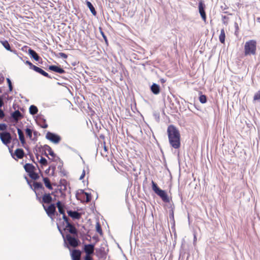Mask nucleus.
Returning a JSON list of instances; mask_svg holds the SVG:
<instances>
[{
  "instance_id": "nucleus-1",
  "label": "nucleus",
  "mask_w": 260,
  "mask_h": 260,
  "mask_svg": "<svg viewBox=\"0 0 260 260\" xmlns=\"http://www.w3.org/2000/svg\"><path fill=\"white\" fill-rule=\"evenodd\" d=\"M169 142L175 149L179 148V130L173 125H169L167 128Z\"/></svg>"
},
{
  "instance_id": "nucleus-2",
  "label": "nucleus",
  "mask_w": 260,
  "mask_h": 260,
  "mask_svg": "<svg viewBox=\"0 0 260 260\" xmlns=\"http://www.w3.org/2000/svg\"><path fill=\"white\" fill-rule=\"evenodd\" d=\"M257 42L255 40L246 41L244 45V52L245 56L254 55L256 54Z\"/></svg>"
},
{
  "instance_id": "nucleus-3",
  "label": "nucleus",
  "mask_w": 260,
  "mask_h": 260,
  "mask_svg": "<svg viewBox=\"0 0 260 260\" xmlns=\"http://www.w3.org/2000/svg\"><path fill=\"white\" fill-rule=\"evenodd\" d=\"M62 224L64 225L63 231L64 232L70 233L73 236H78V232L77 229L76 228L74 224L72 223L69 218L64 220L62 222Z\"/></svg>"
},
{
  "instance_id": "nucleus-4",
  "label": "nucleus",
  "mask_w": 260,
  "mask_h": 260,
  "mask_svg": "<svg viewBox=\"0 0 260 260\" xmlns=\"http://www.w3.org/2000/svg\"><path fill=\"white\" fill-rule=\"evenodd\" d=\"M64 243L69 244L73 247H76L80 244V241L78 238V236H71L70 234H67L64 237Z\"/></svg>"
},
{
  "instance_id": "nucleus-5",
  "label": "nucleus",
  "mask_w": 260,
  "mask_h": 260,
  "mask_svg": "<svg viewBox=\"0 0 260 260\" xmlns=\"http://www.w3.org/2000/svg\"><path fill=\"white\" fill-rule=\"evenodd\" d=\"M43 207L45 210L47 215L51 219L53 220V216L56 214L58 216V214L56 211V204L51 203L47 207L43 204Z\"/></svg>"
},
{
  "instance_id": "nucleus-6",
  "label": "nucleus",
  "mask_w": 260,
  "mask_h": 260,
  "mask_svg": "<svg viewBox=\"0 0 260 260\" xmlns=\"http://www.w3.org/2000/svg\"><path fill=\"white\" fill-rule=\"evenodd\" d=\"M5 99L7 100H11L12 98L9 96L7 92H5L2 95H0V119H3L5 116L4 111L1 109L4 105V100Z\"/></svg>"
},
{
  "instance_id": "nucleus-7",
  "label": "nucleus",
  "mask_w": 260,
  "mask_h": 260,
  "mask_svg": "<svg viewBox=\"0 0 260 260\" xmlns=\"http://www.w3.org/2000/svg\"><path fill=\"white\" fill-rule=\"evenodd\" d=\"M0 139L4 144L8 145L12 140V136L9 132H0Z\"/></svg>"
},
{
  "instance_id": "nucleus-8",
  "label": "nucleus",
  "mask_w": 260,
  "mask_h": 260,
  "mask_svg": "<svg viewBox=\"0 0 260 260\" xmlns=\"http://www.w3.org/2000/svg\"><path fill=\"white\" fill-rule=\"evenodd\" d=\"M46 138L55 144L58 143L61 140V137L58 135L50 132L47 133Z\"/></svg>"
},
{
  "instance_id": "nucleus-9",
  "label": "nucleus",
  "mask_w": 260,
  "mask_h": 260,
  "mask_svg": "<svg viewBox=\"0 0 260 260\" xmlns=\"http://www.w3.org/2000/svg\"><path fill=\"white\" fill-rule=\"evenodd\" d=\"M56 207H57L58 212L60 214L62 215V219L63 220H66L68 217L66 215L65 210H66V206L63 203H62L61 201H58L56 203Z\"/></svg>"
},
{
  "instance_id": "nucleus-10",
  "label": "nucleus",
  "mask_w": 260,
  "mask_h": 260,
  "mask_svg": "<svg viewBox=\"0 0 260 260\" xmlns=\"http://www.w3.org/2000/svg\"><path fill=\"white\" fill-rule=\"evenodd\" d=\"M22 118L23 115L18 110L11 114L10 119L12 122H18L19 120Z\"/></svg>"
},
{
  "instance_id": "nucleus-11",
  "label": "nucleus",
  "mask_w": 260,
  "mask_h": 260,
  "mask_svg": "<svg viewBox=\"0 0 260 260\" xmlns=\"http://www.w3.org/2000/svg\"><path fill=\"white\" fill-rule=\"evenodd\" d=\"M10 152L11 153V155L13 158L15 159H17L14 157L15 155L18 159H22L25 155V153L24 150L22 148H17L13 154L11 152V150L9 149Z\"/></svg>"
},
{
  "instance_id": "nucleus-12",
  "label": "nucleus",
  "mask_w": 260,
  "mask_h": 260,
  "mask_svg": "<svg viewBox=\"0 0 260 260\" xmlns=\"http://www.w3.org/2000/svg\"><path fill=\"white\" fill-rule=\"evenodd\" d=\"M205 5L202 1H201L199 3V11L201 15L202 19L204 21H206V14L205 11Z\"/></svg>"
},
{
  "instance_id": "nucleus-13",
  "label": "nucleus",
  "mask_w": 260,
  "mask_h": 260,
  "mask_svg": "<svg viewBox=\"0 0 260 260\" xmlns=\"http://www.w3.org/2000/svg\"><path fill=\"white\" fill-rule=\"evenodd\" d=\"M95 243L85 244L84 246V251L86 254L92 255L94 253Z\"/></svg>"
},
{
  "instance_id": "nucleus-14",
  "label": "nucleus",
  "mask_w": 260,
  "mask_h": 260,
  "mask_svg": "<svg viewBox=\"0 0 260 260\" xmlns=\"http://www.w3.org/2000/svg\"><path fill=\"white\" fill-rule=\"evenodd\" d=\"M95 254L99 258H106L107 253L105 251V247L101 246L100 248L95 249Z\"/></svg>"
},
{
  "instance_id": "nucleus-15",
  "label": "nucleus",
  "mask_w": 260,
  "mask_h": 260,
  "mask_svg": "<svg viewBox=\"0 0 260 260\" xmlns=\"http://www.w3.org/2000/svg\"><path fill=\"white\" fill-rule=\"evenodd\" d=\"M67 212L68 214V216L71 217L74 220H79L81 217V213H79L77 211L68 210Z\"/></svg>"
},
{
  "instance_id": "nucleus-16",
  "label": "nucleus",
  "mask_w": 260,
  "mask_h": 260,
  "mask_svg": "<svg viewBox=\"0 0 260 260\" xmlns=\"http://www.w3.org/2000/svg\"><path fill=\"white\" fill-rule=\"evenodd\" d=\"M51 194L54 197V200H56V198L64 199L66 197L65 192L58 190L57 188H55L54 191L52 192Z\"/></svg>"
},
{
  "instance_id": "nucleus-17",
  "label": "nucleus",
  "mask_w": 260,
  "mask_h": 260,
  "mask_svg": "<svg viewBox=\"0 0 260 260\" xmlns=\"http://www.w3.org/2000/svg\"><path fill=\"white\" fill-rule=\"evenodd\" d=\"M48 70L60 74L66 73L65 70L63 68H61L60 66H49L48 67Z\"/></svg>"
},
{
  "instance_id": "nucleus-18",
  "label": "nucleus",
  "mask_w": 260,
  "mask_h": 260,
  "mask_svg": "<svg viewBox=\"0 0 260 260\" xmlns=\"http://www.w3.org/2000/svg\"><path fill=\"white\" fill-rule=\"evenodd\" d=\"M67 182L66 180L64 179H60L59 184L57 185V189L58 190L62 191L63 192H65V191L67 190Z\"/></svg>"
},
{
  "instance_id": "nucleus-19",
  "label": "nucleus",
  "mask_w": 260,
  "mask_h": 260,
  "mask_svg": "<svg viewBox=\"0 0 260 260\" xmlns=\"http://www.w3.org/2000/svg\"><path fill=\"white\" fill-rule=\"evenodd\" d=\"M28 53L30 57L36 61H39L41 59L38 54L33 49L29 48L28 50Z\"/></svg>"
},
{
  "instance_id": "nucleus-20",
  "label": "nucleus",
  "mask_w": 260,
  "mask_h": 260,
  "mask_svg": "<svg viewBox=\"0 0 260 260\" xmlns=\"http://www.w3.org/2000/svg\"><path fill=\"white\" fill-rule=\"evenodd\" d=\"M41 148H43L44 151H48L49 154L53 157V159L56 158V157H58L49 145L46 144L43 146H41Z\"/></svg>"
},
{
  "instance_id": "nucleus-21",
  "label": "nucleus",
  "mask_w": 260,
  "mask_h": 260,
  "mask_svg": "<svg viewBox=\"0 0 260 260\" xmlns=\"http://www.w3.org/2000/svg\"><path fill=\"white\" fill-rule=\"evenodd\" d=\"M51 193H45L43 197L42 202L45 204H50L53 201V199L51 196Z\"/></svg>"
},
{
  "instance_id": "nucleus-22",
  "label": "nucleus",
  "mask_w": 260,
  "mask_h": 260,
  "mask_svg": "<svg viewBox=\"0 0 260 260\" xmlns=\"http://www.w3.org/2000/svg\"><path fill=\"white\" fill-rule=\"evenodd\" d=\"M81 251L78 249H74L71 252L72 260H80Z\"/></svg>"
},
{
  "instance_id": "nucleus-23",
  "label": "nucleus",
  "mask_w": 260,
  "mask_h": 260,
  "mask_svg": "<svg viewBox=\"0 0 260 260\" xmlns=\"http://www.w3.org/2000/svg\"><path fill=\"white\" fill-rule=\"evenodd\" d=\"M152 189L153 191L157 195L159 196L164 190L161 189L157 185V184L154 182L153 180L151 182Z\"/></svg>"
},
{
  "instance_id": "nucleus-24",
  "label": "nucleus",
  "mask_w": 260,
  "mask_h": 260,
  "mask_svg": "<svg viewBox=\"0 0 260 260\" xmlns=\"http://www.w3.org/2000/svg\"><path fill=\"white\" fill-rule=\"evenodd\" d=\"M24 169L28 174L36 170L35 167L32 164L29 163H26L25 164L24 166Z\"/></svg>"
},
{
  "instance_id": "nucleus-25",
  "label": "nucleus",
  "mask_w": 260,
  "mask_h": 260,
  "mask_svg": "<svg viewBox=\"0 0 260 260\" xmlns=\"http://www.w3.org/2000/svg\"><path fill=\"white\" fill-rule=\"evenodd\" d=\"M34 71L46 77H47L50 79L52 78V77L47 72H46L43 69L37 66H36V68H35Z\"/></svg>"
},
{
  "instance_id": "nucleus-26",
  "label": "nucleus",
  "mask_w": 260,
  "mask_h": 260,
  "mask_svg": "<svg viewBox=\"0 0 260 260\" xmlns=\"http://www.w3.org/2000/svg\"><path fill=\"white\" fill-rule=\"evenodd\" d=\"M150 89L151 92L154 94H158L160 92V87L156 83L152 84L150 86Z\"/></svg>"
},
{
  "instance_id": "nucleus-27",
  "label": "nucleus",
  "mask_w": 260,
  "mask_h": 260,
  "mask_svg": "<svg viewBox=\"0 0 260 260\" xmlns=\"http://www.w3.org/2000/svg\"><path fill=\"white\" fill-rule=\"evenodd\" d=\"M161 200L165 203L169 202V197L165 190H163L162 192L158 196Z\"/></svg>"
},
{
  "instance_id": "nucleus-28",
  "label": "nucleus",
  "mask_w": 260,
  "mask_h": 260,
  "mask_svg": "<svg viewBox=\"0 0 260 260\" xmlns=\"http://www.w3.org/2000/svg\"><path fill=\"white\" fill-rule=\"evenodd\" d=\"M86 4L87 6V7L90 10L91 13L93 15L95 16L96 15V12L95 10V8L93 5L88 1H86Z\"/></svg>"
},
{
  "instance_id": "nucleus-29",
  "label": "nucleus",
  "mask_w": 260,
  "mask_h": 260,
  "mask_svg": "<svg viewBox=\"0 0 260 260\" xmlns=\"http://www.w3.org/2000/svg\"><path fill=\"white\" fill-rule=\"evenodd\" d=\"M225 30H224V28H222L220 30V34L219 36V39L220 42L221 43L224 44L225 42Z\"/></svg>"
},
{
  "instance_id": "nucleus-30",
  "label": "nucleus",
  "mask_w": 260,
  "mask_h": 260,
  "mask_svg": "<svg viewBox=\"0 0 260 260\" xmlns=\"http://www.w3.org/2000/svg\"><path fill=\"white\" fill-rule=\"evenodd\" d=\"M43 182L45 184V186L49 189H52V185L50 183V180L47 177H44L43 178Z\"/></svg>"
},
{
  "instance_id": "nucleus-31",
  "label": "nucleus",
  "mask_w": 260,
  "mask_h": 260,
  "mask_svg": "<svg viewBox=\"0 0 260 260\" xmlns=\"http://www.w3.org/2000/svg\"><path fill=\"white\" fill-rule=\"evenodd\" d=\"M29 112L31 115H34L38 113V109L37 106L32 105L29 107Z\"/></svg>"
},
{
  "instance_id": "nucleus-32",
  "label": "nucleus",
  "mask_w": 260,
  "mask_h": 260,
  "mask_svg": "<svg viewBox=\"0 0 260 260\" xmlns=\"http://www.w3.org/2000/svg\"><path fill=\"white\" fill-rule=\"evenodd\" d=\"M52 161H55V162H58L59 164L57 166V169L59 170L63 169V161L60 159V158L59 157H56V158L55 159H52Z\"/></svg>"
},
{
  "instance_id": "nucleus-33",
  "label": "nucleus",
  "mask_w": 260,
  "mask_h": 260,
  "mask_svg": "<svg viewBox=\"0 0 260 260\" xmlns=\"http://www.w3.org/2000/svg\"><path fill=\"white\" fill-rule=\"evenodd\" d=\"M34 188L32 190H35L38 189H44V187L41 182H34L33 184Z\"/></svg>"
},
{
  "instance_id": "nucleus-34",
  "label": "nucleus",
  "mask_w": 260,
  "mask_h": 260,
  "mask_svg": "<svg viewBox=\"0 0 260 260\" xmlns=\"http://www.w3.org/2000/svg\"><path fill=\"white\" fill-rule=\"evenodd\" d=\"M4 47L8 51H11V48L10 44L7 40L0 41Z\"/></svg>"
},
{
  "instance_id": "nucleus-35",
  "label": "nucleus",
  "mask_w": 260,
  "mask_h": 260,
  "mask_svg": "<svg viewBox=\"0 0 260 260\" xmlns=\"http://www.w3.org/2000/svg\"><path fill=\"white\" fill-rule=\"evenodd\" d=\"M36 122L38 125L41 124L42 123H44L46 122V119L44 118V117L42 115H39L37 117L36 119Z\"/></svg>"
},
{
  "instance_id": "nucleus-36",
  "label": "nucleus",
  "mask_w": 260,
  "mask_h": 260,
  "mask_svg": "<svg viewBox=\"0 0 260 260\" xmlns=\"http://www.w3.org/2000/svg\"><path fill=\"white\" fill-rule=\"evenodd\" d=\"M16 128L17 130L19 140L21 141V140H23L24 139H25L23 132L19 128L17 127Z\"/></svg>"
},
{
  "instance_id": "nucleus-37",
  "label": "nucleus",
  "mask_w": 260,
  "mask_h": 260,
  "mask_svg": "<svg viewBox=\"0 0 260 260\" xmlns=\"http://www.w3.org/2000/svg\"><path fill=\"white\" fill-rule=\"evenodd\" d=\"M28 175L32 180H38L39 178V175L35 171L29 173Z\"/></svg>"
},
{
  "instance_id": "nucleus-38",
  "label": "nucleus",
  "mask_w": 260,
  "mask_h": 260,
  "mask_svg": "<svg viewBox=\"0 0 260 260\" xmlns=\"http://www.w3.org/2000/svg\"><path fill=\"white\" fill-rule=\"evenodd\" d=\"M81 192L86 196V202H89L91 200V194L90 193L85 192L84 190H81Z\"/></svg>"
},
{
  "instance_id": "nucleus-39",
  "label": "nucleus",
  "mask_w": 260,
  "mask_h": 260,
  "mask_svg": "<svg viewBox=\"0 0 260 260\" xmlns=\"http://www.w3.org/2000/svg\"><path fill=\"white\" fill-rule=\"evenodd\" d=\"M39 161L41 164L42 167L46 166L48 165L47 160L43 156L41 157L40 159L39 160Z\"/></svg>"
},
{
  "instance_id": "nucleus-40",
  "label": "nucleus",
  "mask_w": 260,
  "mask_h": 260,
  "mask_svg": "<svg viewBox=\"0 0 260 260\" xmlns=\"http://www.w3.org/2000/svg\"><path fill=\"white\" fill-rule=\"evenodd\" d=\"M25 131L27 136L30 139L34 140V139H32V130L29 127H27Z\"/></svg>"
},
{
  "instance_id": "nucleus-41",
  "label": "nucleus",
  "mask_w": 260,
  "mask_h": 260,
  "mask_svg": "<svg viewBox=\"0 0 260 260\" xmlns=\"http://www.w3.org/2000/svg\"><path fill=\"white\" fill-rule=\"evenodd\" d=\"M6 80H7V83H8V87H9V90L10 92H11L13 90L12 83L11 82V79L10 78H7L6 79Z\"/></svg>"
},
{
  "instance_id": "nucleus-42",
  "label": "nucleus",
  "mask_w": 260,
  "mask_h": 260,
  "mask_svg": "<svg viewBox=\"0 0 260 260\" xmlns=\"http://www.w3.org/2000/svg\"><path fill=\"white\" fill-rule=\"evenodd\" d=\"M199 101L202 104H205L207 102V98L205 95L202 94L199 97Z\"/></svg>"
},
{
  "instance_id": "nucleus-43",
  "label": "nucleus",
  "mask_w": 260,
  "mask_h": 260,
  "mask_svg": "<svg viewBox=\"0 0 260 260\" xmlns=\"http://www.w3.org/2000/svg\"><path fill=\"white\" fill-rule=\"evenodd\" d=\"M96 231L101 235H102L103 234L102 228L99 222H97L96 224Z\"/></svg>"
},
{
  "instance_id": "nucleus-44",
  "label": "nucleus",
  "mask_w": 260,
  "mask_h": 260,
  "mask_svg": "<svg viewBox=\"0 0 260 260\" xmlns=\"http://www.w3.org/2000/svg\"><path fill=\"white\" fill-rule=\"evenodd\" d=\"M27 155H29V157H30V159L31 160V161L34 162L35 164H36V165L37 166V167H38V164L35 162V159H34V157L33 156V154L30 152V151H29V150L28 149V150H27Z\"/></svg>"
},
{
  "instance_id": "nucleus-45",
  "label": "nucleus",
  "mask_w": 260,
  "mask_h": 260,
  "mask_svg": "<svg viewBox=\"0 0 260 260\" xmlns=\"http://www.w3.org/2000/svg\"><path fill=\"white\" fill-rule=\"evenodd\" d=\"M260 100V90H258L253 96V101H258Z\"/></svg>"
},
{
  "instance_id": "nucleus-46",
  "label": "nucleus",
  "mask_w": 260,
  "mask_h": 260,
  "mask_svg": "<svg viewBox=\"0 0 260 260\" xmlns=\"http://www.w3.org/2000/svg\"><path fill=\"white\" fill-rule=\"evenodd\" d=\"M25 63L29 66V68L31 70H34L35 68H36V66L34 65L30 61L26 60Z\"/></svg>"
},
{
  "instance_id": "nucleus-47",
  "label": "nucleus",
  "mask_w": 260,
  "mask_h": 260,
  "mask_svg": "<svg viewBox=\"0 0 260 260\" xmlns=\"http://www.w3.org/2000/svg\"><path fill=\"white\" fill-rule=\"evenodd\" d=\"M50 168L52 170L51 174V176H55V171L56 170V166L55 165H51L50 166Z\"/></svg>"
},
{
  "instance_id": "nucleus-48",
  "label": "nucleus",
  "mask_w": 260,
  "mask_h": 260,
  "mask_svg": "<svg viewBox=\"0 0 260 260\" xmlns=\"http://www.w3.org/2000/svg\"><path fill=\"white\" fill-rule=\"evenodd\" d=\"M59 174L61 177H65L67 175V172L64 169L59 170Z\"/></svg>"
},
{
  "instance_id": "nucleus-49",
  "label": "nucleus",
  "mask_w": 260,
  "mask_h": 260,
  "mask_svg": "<svg viewBox=\"0 0 260 260\" xmlns=\"http://www.w3.org/2000/svg\"><path fill=\"white\" fill-rule=\"evenodd\" d=\"M7 128V125L5 123H2L0 125V131L5 132Z\"/></svg>"
},
{
  "instance_id": "nucleus-50",
  "label": "nucleus",
  "mask_w": 260,
  "mask_h": 260,
  "mask_svg": "<svg viewBox=\"0 0 260 260\" xmlns=\"http://www.w3.org/2000/svg\"><path fill=\"white\" fill-rule=\"evenodd\" d=\"M100 32H101V35L102 36L103 38H104L105 41L107 43L108 42V40H107V37L105 35V34H104V32L102 31L101 28H100Z\"/></svg>"
},
{
  "instance_id": "nucleus-51",
  "label": "nucleus",
  "mask_w": 260,
  "mask_h": 260,
  "mask_svg": "<svg viewBox=\"0 0 260 260\" xmlns=\"http://www.w3.org/2000/svg\"><path fill=\"white\" fill-rule=\"evenodd\" d=\"M25 179L26 181H27L28 185L30 186V188L32 189V186L31 185V181L30 180H29V179L26 176H25Z\"/></svg>"
},
{
  "instance_id": "nucleus-52",
  "label": "nucleus",
  "mask_w": 260,
  "mask_h": 260,
  "mask_svg": "<svg viewBox=\"0 0 260 260\" xmlns=\"http://www.w3.org/2000/svg\"><path fill=\"white\" fill-rule=\"evenodd\" d=\"M22 144V146L26 150H28V147H26L25 146V143H26V142H25V139H24L23 140H21V141H20Z\"/></svg>"
},
{
  "instance_id": "nucleus-53",
  "label": "nucleus",
  "mask_w": 260,
  "mask_h": 260,
  "mask_svg": "<svg viewBox=\"0 0 260 260\" xmlns=\"http://www.w3.org/2000/svg\"><path fill=\"white\" fill-rule=\"evenodd\" d=\"M59 55L60 57H61L64 59H66L68 57V55L66 53H63V52L59 53Z\"/></svg>"
},
{
  "instance_id": "nucleus-54",
  "label": "nucleus",
  "mask_w": 260,
  "mask_h": 260,
  "mask_svg": "<svg viewBox=\"0 0 260 260\" xmlns=\"http://www.w3.org/2000/svg\"><path fill=\"white\" fill-rule=\"evenodd\" d=\"M92 258L91 256V255L86 254L84 257V260H92Z\"/></svg>"
},
{
  "instance_id": "nucleus-55",
  "label": "nucleus",
  "mask_w": 260,
  "mask_h": 260,
  "mask_svg": "<svg viewBox=\"0 0 260 260\" xmlns=\"http://www.w3.org/2000/svg\"><path fill=\"white\" fill-rule=\"evenodd\" d=\"M12 140L13 142L16 141V142H18V140L17 139V135L16 133H14V135L13 134V136L12 137Z\"/></svg>"
},
{
  "instance_id": "nucleus-56",
  "label": "nucleus",
  "mask_w": 260,
  "mask_h": 260,
  "mask_svg": "<svg viewBox=\"0 0 260 260\" xmlns=\"http://www.w3.org/2000/svg\"><path fill=\"white\" fill-rule=\"evenodd\" d=\"M39 125L43 128H46L48 127V124L46 123V122H44L43 124H39Z\"/></svg>"
},
{
  "instance_id": "nucleus-57",
  "label": "nucleus",
  "mask_w": 260,
  "mask_h": 260,
  "mask_svg": "<svg viewBox=\"0 0 260 260\" xmlns=\"http://www.w3.org/2000/svg\"><path fill=\"white\" fill-rule=\"evenodd\" d=\"M85 171L84 170H83V172H82V173L81 174V175L80 176V178H79V179L80 180H82V179L84 178V177H85Z\"/></svg>"
},
{
  "instance_id": "nucleus-58",
  "label": "nucleus",
  "mask_w": 260,
  "mask_h": 260,
  "mask_svg": "<svg viewBox=\"0 0 260 260\" xmlns=\"http://www.w3.org/2000/svg\"><path fill=\"white\" fill-rule=\"evenodd\" d=\"M59 232L60 233V234L61 235L63 239H64V237H66V235H64V234L63 233V232H64L63 229V230H62V229L60 230V231H59Z\"/></svg>"
},
{
  "instance_id": "nucleus-59",
  "label": "nucleus",
  "mask_w": 260,
  "mask_h": 260,
  "mask_svg": "<svg viewBox=\"0 0 260 260\" xmlns=\"http://www.w3.org/2000/svg\"><path fill=\"white\" fill-rule=\"evenodd\" d=\"M68 148L70 150H72V151H73V152H75V153H77V152H78V151H77L76 149H74V148H72L71 147L68 146Z\"/></svg>"
},
{
  "instance_id": "nucleus-60",
  "label": "nucleus",
  "mask_w": 260,
  "mask_h": 260,
  "mask_svg": "<svg viewBox=\"0 0 260 260\" xmlns=\"http://www.w3.org/2000/svg\"><path fill=\"white\" fill-rule=\"evenodd\" d=\"M170 218L171 219L172 218L173 223H174V213L173 212H172V213L170 214Z\"/></svg>"
},
{
  "instance_id": "nucleus-61",
  "label": "nucleus",
  "mask_w": 260,
  "mask_h": 260,
  "mask_svg": "<svg viewBox=\"0 0 260 260\" xmlns=\"http://www.w3.org/2000/svg\"><path fill=\"white\" fill-rule=\"evenodd\" d=\"M235 27H236V29L235 32H238L239 26H238V23H235Z\"/></svg>"
},
{
  "instance_id": "nucleus-62",
  "label": "nucleus",
  "mask_w": 260,
  "mask_h": 260,
  "mask_svg": "<svg viewBox=\"0 0 260 260\" xmlns=\"http://www.w3.org/2000/svg\"><path fill=\"white\" fill-rule=\"evenodd\" d=\"M222 18H223V23L224 24L227 23V22L224 21V20H228L229 18L227 16H224L222 17Z\"/></svg>"
},
{
  "instance_id": "nucleus-63",
  "label": "nucleus",
  "mask_w": 260,
  "mask_h": 260,
  "mask_svg": "<svg viewBox=\"0 0 260 260\" xmlns=\"http://www.w3.org/2000/svg\"><path fill=\"white\" fill-rule=\"evenodd\" d=\"M154 116H155V119L157 120V121H158L159 120V116L158 114H154Z\"/></svg>"
},
{
  "instance_id": "nucleus-64",
  "label": "nucleus",
  "mask_w": 260,
  "mask_h": 260,
  "mask_svg": "<svg viewBox=\"0 0 260 260\" xmlns=\"http://www.w3.org/2000/svg\"><path fill=\"white\" fill-rule=\"evenodd\" d=\"M50 170H51V169L50 168V167L45 170V173L46 174H48L50 172Z\"/></svg>"
}]
</instances>
